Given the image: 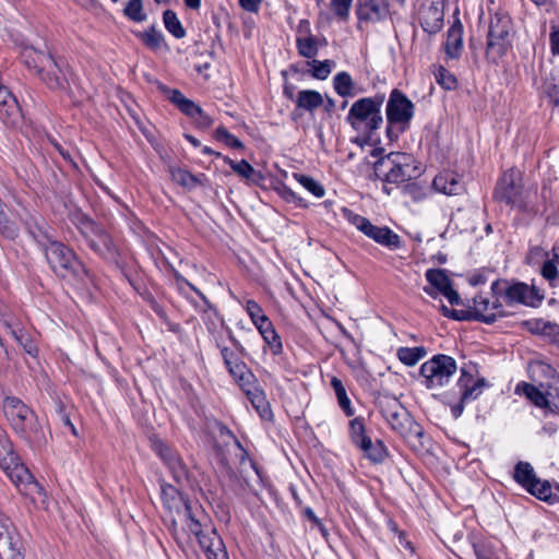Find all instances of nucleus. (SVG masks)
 <instances>
[{"label":"nucleus","instance_id":"nucleus-1","mask_svg":"<svg viewBox=\"0 0 559 559\" xmlns=\"http://www.w3.org/2000/svg\"><path fill=\"white\" fill-rule=\"evenodd\" d=\"M47 263L57 277L78 290H88L94 276L76 253L60 241L51 243L44 251Z\"/></svg>","mask_w":559,"mask_h":559},{"label":"nucleus","instance_id":"nucleus-2","mask_svg":"<svg viewBox=\"0 0 559 559\" xmlns=\"http://www.w3.org/2000/svg\"><path fill=\"white\" fill-rule=\"evenodd\" d=\"M2 408L12 429L26 442L41 444L45 435L36 413L15 396H5Z\"/></svg>","mask_w":559,"mask_h":559},{"label":"nucleus","instance_id":"nucleus-3","mask_svg":"<svg viewBox=\"0 0 559 559\" xmlns=\"http://www.w3.org/2000/svg\"><path fill=\"white\" fill-rule=\"evenodd\" d=\"M383 97L361 98L352 105V128L364 131V136H357L354 142L361 148L366 144L372 146L378 138L374 131L382 123L381 105Z\"/></svg>","mask_w":559,"mask_h":559},{"label":"nucleus","instance_id":"nucleus-4","mask_svg":"<svg viewBox=\"0 0 559 559\" xmlns=\"http://www.w3.org/2000/svg\"><path fill=\"white\" fill-rule=\"evenodd\" d=\"M0 468L23 495L34 498L36 493H40V486L27 467L19 462L10 440L2 433H0Z\"/></svg>","mask_w":559,"mask_h":559},{"label":"nucleus","instance_id":"nucleus-5","mask_svg":"<svg viewBox=\"0 0 559 559\" xmlns=\"http://www.w3.org/2000/svg\"><path fill=\"white\" fill-rule=\"evenodd\" d=\"M491 293L495 297L492 308L504 305H524L536 308L542 304L544 296L539 289L522 282L510 283L507 280H497L491 284Z\"/></svg>","mask_w":559,"mask_h":559},{"label":"nucleus","instance_id":"nucleus-6","mask_svg":"<svg viewBox=\"0 0 559 559\" xmlns=\"http://www.w3.org/2000/svg\"><path fill=\"white\" fill-rule=\"evenodd\" d=\"M513 35L512 21L507 12L498 10L490 14L486 58L490 62L497 63L512 47Z\"/></svg>","mask_w":559,"mask_h":559},{"label":"nucleus","instance_id":"nucleus-7","mask_svg":"<svg viewBox=\"0 0 559 559\" xmlns=\"http://www.w3.org/2000/svg\"><path fill=\"white\" fill-rule=\"evenodd\" d=\"M180 538L178 542L186 540L190 534L194 535L200 548L206 559H228L225 544L216 530L209 525H203L199 514L192 516L179 527Z\"/></svg>","mask_w":559,"mask_h":559},{"label":"nucleus","instance_id":"nucleus-8","mask_svg":"<svg viewBox=\"0 0 559 559\" xmlns=\"http://www.w3.org/2000/svg\"><path fill=\"white\" fill-rule=\"evenodd\" d=\"M162 500L166 509V521L173 535L180 538L179 527L200 513V506L186 498L171 485H162Z\"/></svg>","mask_w":559,"mask_h":559},{"label":"nucleus","instance_id":"nucleus-9","mask_svg":"<svg viewBox=\"0 0 559 559\" xmlns=\"http://www.w3.org/2000/svg\"><path fill=\"white\" fill-rule=\"evenodd\" d=\"M370 154L374 160L368 163L373 166L377 177L382 178L386 182L400 183L411 177V166L413 157L405 153L393 152L385 157H378L381 148L370 146Z\"/></svg>","mask_w":559,"mask_h":559},{"label":"nucleus","instance_id":"nucleus-10","mask_svg":"<svg viewBox=\"0 0 559 559\" xmlns=\"http://www.w3.org/2000/svg\"><path fill=\"white\" fill-rule=\"evenodd\" d=\"M352 444L364 459L373 464L383 463L389 455L383 441L376 436L371 426L365 424L362 418L352 420Z\"/></svg>","mask_w":559,"mask_h":559},{"label":"nucleus","instance_id":"nucleus-11","mask_svg":"<svg viewBox=\"0 0 559 559\" xmlns=\"http://www.w3.org/2000/svg\"><path fill=\"white\" fill-rule=\"evenodd\" d=\"M414 104L401 91L393 90L386 103V129L389 138H397L405 132L414 117Z\"/></svg>","mask_w":559,"mask_h":559},{"label":"nucleus","instance_id":"nucleus-12","mask_svg":"<svg viewBox=\"0 0 559 559\" xmlns=\"http://www.w3.org/2000/svg\"><path fill=\"white\" fill-rule=\"evenodd\" d=\"M79 229L86 245L104 260H115L118 254L108 233L90 217L82 215L79 219Z\"/></svg>","mask_w":559,"mask_h":559},{"label":"nucleus","instance_id":"nucleus-13","mask_svg":"<svg viewBox=\"0 0 559 559\" xmlns=\"http://www.w3.org/2000/svg\"><path fill=\"white\" fill-rule=\"evenodd\" d=\"M456 370V361L452 357L436 355L421 365L420 374L424 385L433 390L448 384Z\"/></svg>","mask_w":559,"mask_h":559},{"label":"nucleus","instance_id":"nucleus-14","mask_svg":"<svg viewBox=\"0 0 559 559\" xmlns=\"http://www.w3.org/2000/svg\"><path fill=\"white\" fill-rule=\"evenodd\" d=\"M530 193L521 182L520 173L515 169H509L500 178L496 190L495 198L511 206L525 211L528 207Z\"/></svg>","mask_w":559,"mask_h":559},{"label":"nucleus","instance_id":"nucleus-15","mask_svg":"<svg viewBox=\"0 0 559 559\" xmlns=\"http://www.w3.org/2000/svg\"><path fill=\"white\" fill-rule=\"evenodd\" d=\"M39 79L49 90L64 93L71 99L75 98L73 91V85L76 84L75 78L67 61L56 58V66L48 67Z\"/></svg>","mask_w":559,"mask_h":559},{"label":"nucleus","instance_id":"nucleus-16","mask_svg":"<svg viewBox=\"0 0 559 559\" xmlns=\"http://www.w3.org/2000/svg\"><path fill=\"white\" fill-rule=\"evenodd\" d=\"M379 403L381 414L390 427L399 435L406 437L414 421L399 400L392 396H383Z\"/></svg>","mask_w":559,"mask_h":559},{"label":"nucleus","instance_id":"nucleus-17","mask_svg":"<svg viewBox=\"0 0 559 559\" xmlns=\"http://www.w3.org/2000/svg\"><path fill=\"white\" fill-rule=\"evenodd\" d=\"M457 386L461 393L460 402L451 407L455 418L462 415L464 404L476 400L484 390L488 388V382L485 378L475 377L472 371L463 368L457 381Z\"/></svg>","mask_w":559,"mask_h":559},{"label":"nucleus","instance_id":"nucleus-18","mask_svg":"<svg viewBox=\"0 0 559 559\" xmlns=\"http://www.w3.org/2000/svg\"><path fill=\"white\" fill-rule=\"evenodd\" d=\"M444 8L440 0L430 1L421 5L419 23L428 34H437L443 26Z\"/></svg>","mask_w":559,"mask_h":559},{"label":"nucleus","instance_id":"nucleus-19","mask_svg":"<svg viewBox=\"0 0 559 559\" xmlns=\"http://www.w3.org/2000/svg\"><path fill=\"white\" fill-rule=\"evenodd\" d=\"M21 60L25 67L40 76L48 67L56 66V58L49 52L33 46H25L21 51Z\"/></svg>","mask_w":559,"mask_h":559},{"label":"nucleus","instance_id":"nucleus-20","mask_svg":"<svg viewBox=\"0 0 559 559\" xmlns=\"http://www.w3.org/2000/svg\"><path fill=\"white\" fill-rule=\"evenodd\" d=\"M427 282L441 294L450 305L455 306L461 304V298L457 292L453 288L452 282L447 275L445 270L429 269L426 271Z\"/></svg>","mask_w":559,"mask_h":559},{"label":"nucleus","instance_id":"nucleus-21","mask_svg":"<svg viewBox=\"0 0 559 559\" xmlns=\"http://www.w3.org/2000/svg\"><path fill=\"white\" fill-rule=\"evenodd\" d=\"M389 11L388 0H358L356 14L358 26L362 22H378L386 16Z\"/></svg>","mask_w":559,"mask_h":559},{"label":"nucleus","instance_id":"nucleus-22","mask_svg":"<svg viewBox=\"0 0 559 559\" xmlns=\"http://www.w3.org/2000/svg\"><path fill=\"white\" fill-rule=\"evenodd\" d=\"M432 188L445 195H459L464 191V185L459 175L450 170L438 174L432 181Z\"/></svg>","mask_w":559,"mask_h":559},{"label":"nucleus","instance_id":"nucleus-23","mask_svg":"<svg viewBox=\"0 0 559 559\" xmlns=\"http://www.w3.org/2000/svg\"><path fill=\"white\" fill-rule=\"evenodd\" d=\"M527 330L542 335L559 347V324L545 320L544 318H532L522 323Z\"/></svg>","mask_w":559,"mask_h":559},{"label":"nucleus","instance_id":"nucleus-24","mask_svg":"<svg viewBox=\"0 0 559 559\" xmlns=\"http://www.w3.org/2000/svg\"><path fill=\"white\" fill-rule=\"evenodd\" d=\"M251 323L259 330L265 343L270 346L272 353L277 355L282 350V343L273 326V323L269 320V317H250Z\"/></svg>","mask_w":559,"mask_h":559},{"label":"nucleus","instance_id":"nucleus-25","mask_svg":"<svg viewBox=\"0 0 559 559\" xmlns=\"http://www.w3.org/2000/svg\"><path fill=\"white\" fill-rule=\"evenodd\" d=\"M526 491L537 499L548 503H555L559 501V485L552 486V484L546 479H540L537 477Z\"/></svg>","mask_w":559,"mask_h":559},{"label":"nucleus","instance_id":"nucleus-26","mask_svg":"<svg viewBox=\"0 0 559 559\" xmlns=\"http://www.w3.org/2000/svg\"><path fill=\"white\" fill-rule=\"evenodd\" d=\"M463 50V26L459 24L452 25L447 34L445 53L452 59L461 56Z\"/></svg>","mask_w":559,"mask_h":559},{"label":"nucleus","instance_id":"nucleus-27","mask_svg":"<svg viewBox=\"0 0 559 559\" xmlns=\"http://www.w3.org/2000/svg\"><path fill=\"white\" fill-rule=\"evenodd\" d=\"M515 393L520 394V395H524L535 406L548 409L547 391L543 392L537 386H535L533 384L521 382V383L516 384Z\"/></svg>","mask_w":559,"mask_h":559},{"label":"nucleus","instance_id":"nucleus-28","mask_svg":"<svg viewBox=\"0 0 559 559\" xmlns=\"http://www.w3.org/2000/svg\"><path fill=\"white\" fill-rule=\"evenodd\" d=\"M242 389L245 390L249 401L251 402L255 411L259 413V415L263 419H271L272 411L264 392L255 386L252 389H246L243 386Z\"/></svg>","mask_w":559,"mask_h":559},{"label":"nucleus","instance_id":"nucleus-29","mask_svg":"<svg viewBox=\"0 0 559 559\" xmlns=\"http://www.w3.org/2000/svg\"><path fill=\"white\" fill-rule=\"evenodd\" d=\"M135 36L151 50L157 51L162 48L168 49L163 33L154 25L143 32H138Z\"/></svg>","mask_w":559,"mask_h":559},{"label":"nucleus","instance_id":"nucleus-30","mask_svg":"<svg viewBox=\"0 0 559 559\" xmlns=\"http://www.w3.org/2000/svg\"><path fill=\"white\" fill-rule=\"evenodd\" d=\"M0 119L10 127H15L22 119V111L15 97L0 106Z\"/></svg>","mask_w":559,"mask_h":559},{"label":"nucleus","instance_id":"nucleus-31","mask_svg":"<svg viewBox=\"0 0 559 559\" xmlns=\"http://www.w3.org/2000/svg\"><path fill=\"white\" fill-rule=\"evenodd\" d=\"M296 47L301 57L314 59L319 51V39L313 35H297Z\"/></svg>","mask_w":559,"mask_h":559},{"label":"nucleus","instance_id":"nucleus-32","mask_svg":"<svg viewBox=\"0 0 559 559\" xmlns=\"http://www.w3.org/2000/svg\"><path fill=\"white\" fill-rule=\"evenodd\" d=\"M514 480L521 485L525 490L536 480L537 476L534 467L528 462L520 461L513 473Z\"/></svg>","mask_w":559,"mask_h":559},{"label":"nucleus","instance_id":"nucleus-33","mask_svg":"<svg viewBox=\"0 0 559 559\" xmlns=\"http://www.w3.org/2000/svg\"><path fill=\"white\" fill-rule=\"evenodd\" d=\"M323 104L322 95L312 90H304L298 93L297 106L308 111H312Z\"/></svg>","mask_w":559,"mask_h":559},{"label":"nucleus","instance_id":"nucleus-34","mask_svg":"<svg viewBox=\"0 0 559 559\" xmlns=\"http://www.w3.org/2000/svg\"><path fill=\"white\" fill-rule=\"evenodd\" d=\"M373 241L390 250H397L402 247L401 237L388 226L381 227Z\"/></svg>","mask_w":559,"mask_h":559},{"label":"nucleus","instance_id":"nucleus-35","mask_svg":"<svg viewBox=\"0 0 559 559\" xmlns=\"http://www.w3.org/2000/svg\"><path fill=\"white\" fill-rule=\"evenodd\" d=\"M426 349L421 346L416 347H400L396 356L401 362L406 366L416 365L421 358L426 356Z\"/></svg>","mask_w":559,"mask_h":559},{"label":"nucleus","instance_id":"nucleus-36","mask_svg":"<svg viewBox=\"0 0 559 559\" xmlns=\"http://www.w3.org/2000/svg\"><path fill=\"white\" fill-rule=\"evenodd\" d=\"M171 179L186 189H194L200 185V180L190 171L179 168V167H170L169 168Z\"/></svg>","mask_w":559,"mask_h":559},{"label":"nucleus","instance_id":"nucleus-37","mask_svg":"<svg viewBox=\"0 0 559 559\" xmlns=\"http://www.w3.org/2000/svg\"><path fill=\"white\" fill-rule=\"evenodd\" d=\"M163 21L165 28L177 39H181L186 36V29L178 19L176 12L173 10H166L163 13Z\"/></svg>","mask_w":559,"mask_h":559},{"label":"nucleus","instance_id":"nucleus-38","mask_svg":"<svg viewBox=\"0 0 559 559\" xmlns=\"http://www.w3.org/2000/svg\"><path fill=\"white\" fill-rule=\"evenodd\" d=\"M352 225H354L366 237L374 240L382 226L372 224L368 218L360 215H352Z\"/></svg>","mask_w":559,"mask_h":559},{"label":"nucleus","instance_id":"nucleus-39","mask_svg":"<svg viewBox=\"0 0 559 559\" xmlns=\"http://www.w3.org/2000/svg\"><path fill=\"white\" fill-rule=\"evenodd\" d=\"M28 231L43 251H45L47 249V247H49L51 243L57 241L48 233L47 229H45L43 226L38 225L37 223H35L34 225H29Z\"/></svg>","mask_w":559,"mask_h":559},{"label":"nucleus","instance_id":"nucleus-40","mask_svg":"<svg viewBox=\"0 0 559 559\" xmlns=\"http://www.w3.org/2000/svg\"><path fill=\"white\" fill-rule=\"evenodd\" d=\"M306 64L311 68L309 72L312 78L325 80L332 71L333 62L331 60L319 61L312 59L311 61H307Z\"/></svg>","mask_w":559,"mask_h":559},{"label":"nucleus","instance_id":"nucleus-41","mask_svg":"<svg viewBox=\"0 0 559 559\" xmlns=\"http://www.w3.org/2000/svg\"><path fill=\"white\" fill-rule=\"evenodd\" d=\"M559 254L554 253L550 259L544 262L542 266V275L549 281L550 284H556L559 280Z\"/></svg>","mask_w":559,"mask_h":559},{"label":"nucleus","instance_id":"nucleus-42","mask_svg":"<svg viewBox=\"0 0 559 559\" xmlns=\"http://www.w3.org/2000/svg\"><path fill=\"white\" fill-rule=\"evenodd\" d=\"M224 162L241 178L251 179L257 174L254 168L246 160L235 162L231 158L224 156Z\"/></svg>","mask_w":559,"mask_h":559},{"label":"nucleus","instance_id":"nucleus-43","mask_svg":"<svg viewBox=\"0 0 559 559\" xmlns=\"http://www.w3.org/2000/svg\"><path fill=\"white\" fill-rule=\"evenodd\" d=\"M0 234L8 239H14L19 235L17 227L4 211V204L0 205Z\"/></svg>","mask_w":559,"mask_h":559},{"label":"nucleus","instance_id":"nucleus-44","mask_svg":"<svg viewBox=\"0 0 559 559\" xmlns=\"http://www.w3.org/2000/svg\"><path fill=\"white\" fill-rule=\"evenodd\" d=\"M123 13L133 22H143L146 20V14L143 12L142 0H130L123 10Z\"/></svg>","mask_w":559,"mask_h":559},{"label":"nucleus","instance_id":"nucleus-45","mask_svg":"<svg viewBox=\"0 0 559 559\" xmlns=\"http://www.w3.org/2000/svg\"><path fill=\"white\" fill-rule=\"evenodd\" d=\"M295 178L298 180V182L307 189L309 192H311L317 198H322L325 193L324 188L316 181L313 178L306 176V175H298L295 174Z\"/></svg>","mask_w":559,"mask_h":559},{"label":"nucleus","instance_id":"nucleus-46","mask_svg":"<svg viewBox=\"0 0 559 559\" xmlns=\"http://www.w3.org/2000/svg\"><path fill=\"white\" fill-rule=\"evenodd\" d=\"M331 386L333 388L337 396L340 406L343 408L346 415H349V401L347 399L346 390L345 386L343 385V382L338 378L332 377Z\"/></svg>","mask_w":559,"mask_h":559},{"label":"nucleus","instance_id":"nucleus-47","mask_svg":"<svg viewBox=\"0 0 559 559\" xmlns=\"http://www.w3.org/2000/svg\"><path fill=\"white\" fill-rule=\"evenodd\" d=\"M227 369L231 377L239 381L240 385L243 388L246 384H249V379L252 378V374L248 372L246 365L239 360L235 361V366H227Z\"/></svg>","mask_w":559,"mask_h":559},{"label":"nucleus","instance_id":"nucleus-48","mask_svg":"<svg viewBox=\"0 0 559 559\" xmlns=\"http://www.w3.org/2000/svg\"><path fill=\"white\" fill-rule=\"evenodd\" d=\"M436 81L445 90H454L457 85L455 76L443 67H439L435 72Z\"/></svg>","mask_w":559,"mask_h":559},{"label":"nucleus","instance_id":"nucleus-49","mask_svg":"<svg viewBox=\"0 0 559 559\" xmlns=\"http://www.w3.org/2000/svg\"><path fill=\"white\" fill-rule=\"evenodd\" d=\"M548 409L559 413V378H554L547 388Z\"/></svg>","mask_w":559,"mask_h":559},{"label":"nucleus","instance_id":"nucleus-50","mask_svg":"<svg viewBox=\"0 0 559 559\" xmlns=\"http://www.w3.org/2000/svg\"><path fill=\"white\" fill-rule=\"evenodd\" d=\"M215 138L218 141H224L225 144L229 147L237 150L243 148V143L238 138L229 133V131L225 127H218L216 129Z\"/></svg>","mask_w":559,"mask_h":559},{"label":"nucleus","instance_id":"nucleus-51","mask_svg":"<svg viewBox=\"0 0 559 559\" xmlns=\"http://www.w3.org/2000/svg\"><path fill=\"white\" fill-rule=\"evenodd\" d=\"M10 521L3 514H0V550L5 552L11 545Z\"/></svg>","mask_w":559,"mask_h":559},{"label":"nucleus","instance_id":"nucleus-52","mask_svg":"<svg viewBox=\"0 0 559 559\" xmlns=\"http://www.w3.org/2000/svg\"><path fill=\"white\" fill-rule=\"evenodd\" d=\"M545 92L555 104H559V73L551 74L545 82Z\"/></svg>","mask_w":559,"mask_h":559},{"label":"nucleus","instance_id":"nucleus-53","mask_svg":"<svg viewBox=\"0 0 559 559\" xmlns=\"http://www.w3.org/2000/svg\"><path fill=\"white\" fill-rule=\"evenodd\" d=\"M334 88L343 97L349 95V74L347 72H341L335 75Z\"/></svg>","mask_w":559,"mask_h":559},{"label":"nucleus","instance_id":"nucleus-54","mask_svg":"<svg viewBox=\"0 0 559 559\" xmlns=\"http://www.w3.org/2000/svg\"><path fill=\"white\" fill-rule=\"evenodd\" d=\"M157 87L176 107L187 98L179 90L170 88L163 83H158Z\"/></svg>","mask_w":559,"mask_h":559},{"label":"nucleus","instance_id":"nucleus-55","mask_svg":"<svg viewBox=\"0 0 559 559\" xmlns=\"http://www.w3.org/2000/svg\"><path fill=\"white\" fill-rule=\"evenodd\" d=\"M156 451L167 466L180 460L177 452L164 443L156 444Z\"/></svg>","mask_w":559,"mask_h":559},{"label":"nucleus","instance_id":"nucleus-56","mask_svg":"<svg viewBox=\"0 0 559 559\" xmlns=\"http://www.w3.org/2000/svg\"><path fill=\"white\" fill-rule=\"evenodd\" d=\"M156 451L167 466L180 460L177 452L164 443L156 444Z\"/></svg>","mask_w":559,"mask_h":559},{"label":"nucleus","instance_id":"nucleus-57","mask_svg":"<svg viewBox=\"0 0 559 559\" xmlns=\"http://www.w3.org/2000/svg\"><path fill=\"white\" fill-rule=\"evenodd\" d=\"M177 108L189 118H195L197 114H201V107L189 98H186Z\"/></svg>","mask_w":559,"mask_h":559},{"label":"nucleus","instance_id":"nucleus-58","mask_svg":"<svg viewBox=\"0 0 559 559\" xmlns=\"http://www.w3.org/2000/svg\"><path fill=\"white\" fill-rule=\"evenodd\" d=\"M168 468L169 471L171 472L173 476H174V479L180 484L182 483L185 479H187V468L186 466L183 465L181 459L178 460V463L175 462L173 464H169L168 465Z\"/></svg>","mask_w":559,"mask_h":559},{"label":"nucleus","instance_id":"nucleus-59","mask_svg":"<svg viewBox=\"0 0 559 559\" xmlns=\"http://www.w3.org/2000/svg\"><path fill=\"white\" fill-rule=\"evenodd\" d=\"M550 51L554 56H559V25L551 22L549 34Z\"/></svg>","mask_w":559,"mask_h":559},{"label":"nucleus","instance_id":"nucleus-60","mask_svg":"<svg viewBox=\"0 0 559 559\" xmlns=\"http://www.w3.org/2000/svg\"><path fill=\"white\" fill-rule=\"evenodd\" d=\"M175 277L177 280V282H183L186 283L187 285H189L193 290H195L198 293V295L200 296L201 298V305L198 306V310L199 311H202V312H207L209 310H212V306L210 305V302L207 301V299L199 292L188 281H186L178 272L175 273Z\"/></svg>","mask_w":559,"mask_h":559},{"label":"nucleus","instance_id":"nucleus-61","mask_svg":"<svg viewBox=\"0 0 559 559\" xmlns=\"http://www.w3.org/2000/svg\"><path fill=\"white\" fill-rule=\"evenodd\" d=\"M331 5L333 11L338 16L344 17L347 15V12L349 10V0H332Z\"/></svg>","mask_w":559,"mask_h":559},{"label":"nucleus","instance_id":"nucleus-62","mask_svg":"<svg viewBox=\"0 0 559 559\" xmlns=\"http://www.w3.org/2000/svg\"><path fill=\"white\" fill-rule=\"evenodd\" d=\"M302 513L313 524V526L318 527L319 531L323 535H325V528H324L321 520L314 514V512L311 508H305Z\"/></svg>","mask_w":559,"mask_h":559},{"label":"nucleus","instance_id":"nucleus-63","mask_svg":"<svg viewBox=\"0 0 559 559\" xmlns=\"http://www.w3.org/2000/svg\"><path fill=\"white\" fill-rule=\"evenodd\" d=\"M262 0H239V5L248 12H257Z\"/></svg>","mask_w":559,"mask_h":559},{"label":"nucleus","instance_id":"nucleus-64","mask_svg":"<svg viewBox=\"0 0 559 559\" xmlns=\"http://www.w3.org/2000/svg\"><path fill=\"white\" fill-rule=\"evenodd\" d=\"M195 123L201 128H209L212 126L213 120L203 111L201 108V114H197V117L193 118Z\"/></svg>","mask_w":559,"mask_h":559}]
</instances>
